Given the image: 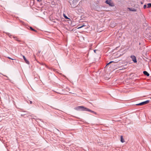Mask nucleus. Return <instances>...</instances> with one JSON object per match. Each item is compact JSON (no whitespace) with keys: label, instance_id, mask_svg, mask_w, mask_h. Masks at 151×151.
<instances>
[{"label":"nucleus","instance_id":"nucleus-16","mask_svg":"<svg viewBox=\"0 0 151 151\" xmlns=\"http://www.w3.org/2000/svg\"><path fill=\"white\" fill-rule=\"evenodd\" d=\"M146 5L145 4L144 5V6H143V8L144 9H145L146 8Z\"/></svg>","mask_w":151,"mask_h":151},{"label":"nucleus","instance_id":"nucleus-2","mask_svg":"<svg viewBox=\"0 0 151 151\" xmlns=\"http://www.w3.org/2000/svg\"><path fill=\"white\" fill-rule=\"evenodd\" d=\"M105 3L110 6H114V4L112 2V1L111 0H106V1Z\"/></svg>","mask_w":151,"mask_h":151},{"label":"nucleus","instance_id":"nucleus-17","mask_svg":"<svg viewBox=\"0 0 151 151\" xmlns=\"http://www.w3.org/2000/svg\"><path fill=\"white\" fill-rule=\"evenodd\" d=\"M13 38L15 39H16L17 38L16 37L13 36Z\"/></svg>","mask_w":151,"mask_h":151},{"label":"nucleus","instance_id":"nucleus-20","mask_svg":"<svg viewBox=\"0 0 151 151\" xmlns=\"http://www.w3.org/2000/svg\"><path fill=\"white\" fill-rule=\"evenodd\" d=\"M96 50H94V51L95 52H96Z\"/></svg>","mask_w":151,"mask_h":151},{"label":"nucleus","instance_id":"nucleus-5","mask_svg":"<svg viewBox=\"0 0 151 151\" xmlns=\"http://www.w3.org/2000/svg\"><path fill=\"white\" fill-rule=\"evenodd\" d=\"M85 111H90V112H91V113H93L94 114H96V112H94L93 111H92V110H90V109H89L88 108H86Z\"/></svg>","mask_w":151,"mask_h":151},{"label":"nucleus","instance_id":"nucleus-23","mask_svg":"<svg viewBox=\"0 0 151 151\" xmlns=\"http://www.w3.org/2000/svg\"><path fill=\"white\" fill-rule=\"evenodd\" d=\"M139 45H140V43H139Z\"/></svg>","mask_w":151,"mask_h":151},{"label":"nucleus","instance_id":"nucleus-13","mask_svg":"<svg viewBox=\"0 0 151 151\" xmlns=\"http://www.w3.org/2000/svg\"><path fill=\"white\" fill-rule=\"evenodd\" d=\"M30 28L32 31H36L35 29H33L32 27H30Z\"/></svg>","mask_w":151,"mask_h":151},{"label":"nucleus","instance_id":"nucleus-10","mask_svg":"<svg viewBox=\"0 0 151 151\" xmlns=\"http://www.w3.org/2000/svg\"><path fill=\"white\" fill-rule=\"evenodd\" d=\"M147 8H150L151 6V3H148L147 4Z\"/></svg>","mask_w":151,"mask_h":151},{"label":"nucleus","instance_id":"nucleus-18","mask_svg":"<svg viewBox=\"0 0 151 151\" xmlns=\"http://www.w3.org/2000/svg\"><path fill=\"white\" fill-rule=\"evenodd\" d=\"M41 1V0H37V1L38 2L40 1Z\"/></svg>","mask_w":151,"mask_h":151},{"label":"nucleus","instance_id":"nucleus-7","mask_svg":"<svg viewBox=\"0 0 151 151\" xmlns=\"http://www.w3.org/2000/svg\"><path fill=\"white\" fill-rule=\"evenodd\" d=\"M23 57L25 63L27 64H29V61L26 59L24 56L23 55Z\"/></svg>","mask_w":151,"mask_h":151},{"label":"nucleus","instance_id":"nucleus-14","mask_svg":"<svg viewBox=\"0 0 151 151\" xmlns=\"http://www.w3.org/2000/svg\"><path fill=\"white\" fill-rule=\"evenodd\" d=\"M7 57V58H8L10 59H11V60H15V59H14L12 58H10V57Z\"/></svg>","mask_w":151,"mask_h":151},{"label":"nucleus","instance_id":"nucleus-12","mask_svg":"<svg viewBox=\"0 0 151 151\" xmlns=\"http://www.w3.org/2000/svg\"><path fill=\"white\" fill-rule=\"evenodd\" d=\"M63 16L66 19H68V17L66 16L65 14H63Z\"/></svg>","mask_w":151,"mask_h":151},{"label":"nucleus","instance_id":"nucleus-11","mask_svg":"<svg viewBox=\"0 0 151 151\" xmlns=\"http://www.w3.org/2000/svg\"><path fill=\"white\" fill-rule=\"evenodd\" d=\"M114 61H110V62H109V63H108L107 65H106V66H107V65H109V64H110L111 63H114Z\"/></svg>","mask_w":151,"mask_h":151},{"label":"nucleus","instance_id":"nucleus-8","mask_svg":"<svg viewBox=\"0 0 151 151\" xmlns=\"http://www.w3.org/2000/svg\"><path fill=\"white\" fill-rule=\"evenodd\" d=\"M143 73L145 75L147 76H149V74L146 71H144Z\"/></svg>","mask_w":151,"mask_h":151},{"label":"nucleus","instance_id":"nucleus-21","mask_svg":"<svg viewBox=\"0 0 151 151\" xmlns=\"http://www.w3.org/2000/svg\"><path fill=\"white\" fill-rule=\"evenodd\" d=\"M30 103L31 104H32V101H30Z\"/></svg>","mask_w":151,"mask_h":151},{"label":"nucleus","instance_id":"nucleus-4","mask_svg":"<svg viewBox=\"0 0 151 151\" xmlns=\"http://www.w3.org/2000/svg\"><path fill=\"white\" fill-rule=\"evenodd\" d=\"M131 58L132 59L134 63H136L137 62L136 58L135 56L132 55L131 56Z\"/></svg>","mask_w":151,"mask_h":151},{"label":"nucleus","instance_id":"nucleus-22","mask_svg":"<svg viewBox=\"0 0 151 151\" xmlns=\"http://www.w3.org/2000/svg\"><path fill=\"white\" fill-rule=\"evenodd\" d=\"M123 69V68H121L120 69L122 70V69Z\"/></svg>","mask_w":151,"mask_h":151},{"label":"nucleus","instance_id":"nucleus-6","mask_svg":"<svg viewBox=\"0 0 151 151\" xmlns=\"http://www.w3.org/2000/svg\"><path fill=\"white\" fill-rule=\"evenodd\" d=\"M128 9L131 11L136 12L137 11L136 9L132 8H128Z\"/></svg>","mask_w":151,"mask_h":151},{"label":"nucleus","instance_id":"nucleus-1","mask_svg":"<svg viewBox=\"0 0 151 151\" xmlns=\"http://www.w3.org/2000/svg\"><path fill=\"white\" fill-rule=\"evenodd\" d=\"M86 108L82 106H78L75 108V109L78 111H85Z\"/></svg>","mask_w":151,"mask_h":151},{"label":"nucleus","instance_id":"nucleus-3","mask_svg":"<svg viewBox=\"0 0 151 151\" xmlns=\"http://www.w3.org/2000/svg\"><path fill=\"white\" fill-rule=\"evenodd\" d=\"M150 101L149 100H147L145 101L142 102L137 104V105H142L148 103Z\"/></svg>","mask_w":151,"mask_h":151},{"label":"nucleus","instance_id":"nucleus-9","mask_svg":"<svg viewBox=\"0 0 151 151\" xmlns=\"http://www.w3.org/2000/svg\"><path fill=\"white\" fill-rule=\"evenodd\" d=\"M121 141L123 143L124 142V139H123V137L122 136H121Z\"/></svg>","mask_w":151,"mask_h":151},{"label":"nucleus","instance_id":"nucleus-24","mask_svg":"<svg viewBox=\"0 0 151 151\" xmlns=\"http://www.w3.org/2000/svg\"><path fill=\"white\" fill-rule=\"evenodd\" d=\"M150 99H151V97H150Z\"/></svg>","mask_w":151,"mask_h":151},{"label":"nucleus","instance_id":"nucleus-19","mask_svg":"<svg viewBox=\"0 0 151 151\" xmlns=\"http://www.w3.org/2000/svg\"><path fill=\"white\" fill-rule=\"evenodd\" d=\"M8 35H9V36H10V35L9 33H8Z\"/></svg>","mask_w":151,"mask_h":151},{"label":"nucleus","instance_id":"nucleus-15","mask_svg":"<svg viewBox=\"0 0 151 151\" xmlns=\"http://www.w3.org/2000/svg\"><path fill=\"white\" fill-rule=\"evenodd\" d=\"M84 25H82V26H80V27H78V28H82L83 27H84Z\"/></svg>","mask_w":151,"mask_h":151}]
</instances>
